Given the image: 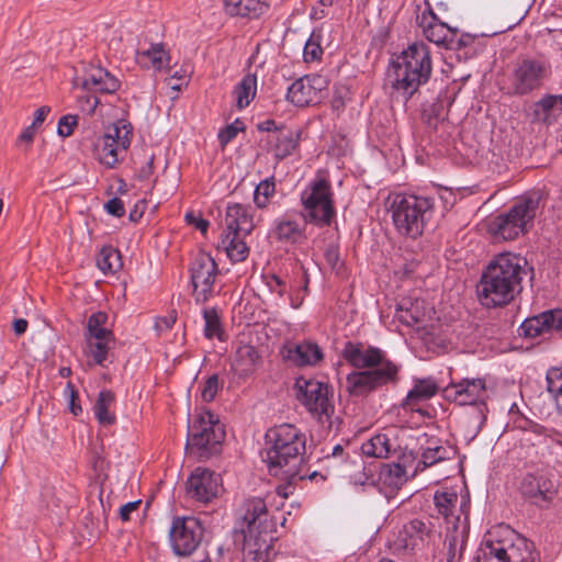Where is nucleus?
Masks as SVG:
<instances>
[{"mask_svg": "<svg viewBox=\"0 0 562 562\" xmlns=\"http://www.w3.org/2000/svg\"><path fill=\"white\" fill-rule=\"evenodd\" d=\"M323 30L315 29L305 43L303 57L306 63L319 60L323 55L322 48Z\"/></svg>", "mask_w": 562, "mask_h": 562, "instance_id": "47", "label": "nucleus"}, {"mask_svg": "<svg viewBox=\"0 0 562 562\" xmlns=\"http://www.w3.org/2000/svg\"><path fill=\"white\" fill-rule=\"evenodd\" d=\"M548 392L552 395L557 408L562 413V372L552 369L547 374Z\"/></svg>", "mask_w": 562, "mask_h": 562, "instance_id": "50", "label": "nucleus"}, {"mask_svg": "<svg viewBox=\"0 0 562 562\" xmlns=\"http://www.w3.org/2000/svg\"><path fill=\"white\" fill-rule=\"evenodd\" d=\"M539 206V199L525 198L517 201L507 213L491 221L490 232L497 238L513 240L532 226Z\"/></svg>", "mask_w": 562, "mask_h": 562, "instance_id": "8", "label": "nucleus"}, {"mask_svg": "<svg viewBox=\"0 0 562 562\" xmlns=\"http://www.w3.org/2000/svg\"><path fill=\"white\" fill-rule=\"evenodd\" d=\"M222 491L220 474L205 469L196 468L187 481L188 495L201 503H210Z\"/></svg>", "mask_w": 562, "mask_h": 562, "instance_id": "19", "label": "nucleus"}, {"mask_svg": "<svg viewBox=\"0 0 562 562\" xmlns=\"http://www.w3.org/2000/svg\"><path fill=\"white\" fill-rule=\"evenodd\" d=\"M527 260L513 252L496 256L482 273L477 296L485 307L508 304L521 289Z\"/></svg>", "mask_w": 562, "mask_h": 562, "instance_id": "2", "label": "nucleus"}, {"mask_svg": "<svg viewBox=\"0 0 562 562\" xmlns=\"http://www.w3.org/2000/svg\"><path fill=\"white\" fill-rule=\"evenodd\" d=\"M255 228L251 207L240 203L226 206L224 232L250 234Z\"/></svg>", "mask_w": 562, "mask_h": 562, "instance_id": "28", "label": "nucleus"}, {"mask_svg": "<svg viewBox=\"0 0 562 562\" xmlns=\"http://www.w3.org/2000/svg\"><path fill=\"white\" fill-rule=\"evenodd\" d=\"M49 112H50L49 106L38 108L34 113V117H33L31 125L34 126L38 131L40 127L42 126L43 122L46 120L47 115L49 114Z\"/></svg>", "mask_w": 562, "mask_h": 562, "instance_id": "60", "label": "nucleus"}, {"mask_svg": "<svg viewBox=\"0 0 562 562\" xmlns=\"http://www.w3.org/2000/svg\"><path fill=\"white\" fill-rule=\"evenodd\" d=\"M204 333L207 338L220 337L221 324L218 316L214 310L206 308L203 311Z\"/></svg>", "mask_w": 562, "mask_h": 562, "instance_id": "51", "label": "nucleus"}, {"mask_svg": "<svg viewBox=\"0 0 562 562\" xmlns=\"http://www.w3.org/2000/svg\"><path fill=\"white\" fill-rule=\"evenodd\" d=\"M204 528L201 521L192 516L176 517L169 530V541L176 555L187 557L200 546Z\"/></svg>", "mask_w": 562, "mask_h": 562, "instance_id": "14", "label": "nucleus"}, {"mask_svg": "<svg viewBox=\"0 0 562 562\" xmlns=\"http://www.w3.org/2000/svg\"><path fill=\"white\" fill-rule=\"evenodd\" d=\"M78 124V116L72 114L64 115L59 119L57 133L61 137H68L72 134L74 128Z\"/></svg>", "mask_w": 562, "mask_h": 562, "instance_id": "53", "label": "nucleus"}, {"mask_svg": "<svg viewBox=\"0 0 562 562\" xmlns=\"http://www.w3.org/2000/svg\"><path fill=\"white\" fill-rule=\"evenodd\" d=\"M438 389V384L432 378L414 380V386L402 403L403 408L419 412V403L435 396Z\"/></svg>", "mask_w": 562, "mask_h": 562, "instance_id": "30", "label": "nucleus"}, {"mask_svg": "<svg viewBox=\"0 0 562 562\" xmlns=\"http://www.w3.org/2000/svg\"><path fill=\"white\" fill-rule=\"evenodd\" d=\"M538 553L526 538L515 536L507 546L491 543L476 562H537Z\"/></svg>", "mask_w": 562, "mask_h": 562, "instance_id": "15", "label": "nucleus"}, {"mask_svg": "<svg viewBox=\"0 0 562 562\" xmlns=\"http://www.w3.org/2000/svg\"><path fill=\"white\" fill-rule=\"evenodd\" d=\"M300 133L291 128L280 127L272 134H268L266 145L268 151L272 153L278 160L292 155L299 146Z\"/></svg>", "mask_w": 562, "mask_h": 562, "instance_id": "26", "label": "nucleus"}, {"mask_svg": "<svg viewBox=\"0 0 562 562\" xmlns=\"http://www.w3.org/2000/svg\"><path fill=\"white\" fill-rule=\"evenodd\" d=\"M65 397L67 400L68 408L69 411L75 415L78 416L81 412V405L79 403L78 393L75 390L74 385L69 382L67 383L65 390H64Z\"/></svg>", "mask_w": 562, "mask_h": 562, "instance_id": "54", "label": "nucleus"}, {"mask_svg": "<svg viewBox=\"0 0 562 562\" xmlns=\"http://www.w3.org/2000/svg\"><path fill=\"white\" fill-rule=\"evenodd\" d=\"M244 130V123L240 120H235L232 124L227 125L224 130L220 131L218 139L222 145L232 142L237 134Z\"/></svg>", "mask_w": 562, "mask_h": 562, "instance_id": "52", "label": "nucleus"}, {"mask_svg": "<svg viewBox=\"0 0 562 562\" xmlns=\"http://www.w3.org/2000/svg\"><path fill=\"white\" fill-rule=\"evenodd\" d=\"M528 436L527 440H533L535 445H546L551 447V445H562V435L552 428H547L544 426L533 424L526 431Z\"/></svg>", "mask_w": 562, "mask_h": 562, "instance_id": "43", "label": "nucleus"}, {"mask_svg": "<svg viewBox=\"0 0 562 562\" xmlns=\"http://www.w3.org/2000/svg\"><path fill=\"white\" fill-rule=\"evenodd\" d=\"M220 389L218 376L213 374L209 376L201 390V396L204 402H211L214 400Z\"/></svg>", "mask_w": 562, "mask_h": 562, "instance_id": "55", "label": "nucleus"}, {"mask_svg": "<svg viewBox=\"0 0 562 562\" xmlns=\"http://www.w3.org/2000/svg\"><path fill=\"white\" fill-rule=\"evenodd\" d=\"M176 323V316L175 315H169V316H165V317H158L155 322V329L158 331V333H162V331H166L168 329H170L173 324Z\"/></svg>", "mask_w": 562, "mask_h": 562, "instance_id": "59", "label": "nucleus"}, {"mask_svg": "<svg viewBox=\"0 0 562 562\" xmlns=\"http://www.w3.org/2000/svg\"><path fill=\"white\" fill-rule=\"evenodd\" d=\"M427 314V311L424 306V302L415 300V302L411 301H402L395 312V318L406 326H415L422 322Z\"/></svg>", "mask_w": 562, "mask_h": 562, "instance_id": "36", "label": "nucleus"}, {"mask_svg": "<svg viewBox=\"0 0 562 562\" xmlns=\"http://www.w3.org/2000/svg\"><path fill=\"white\" fill-rule=\"evenodd\" d=\"M303 278H304V286H303V290H302V291H303V294L301 295V294H300V292H299L297 294H295V295H291V296H290V300H291V306H292L293 308H297V307H300V306H301L302 301H303V299H304V294H305V292L307 291V283H308V279H307V277H306V274H305V273H304Z\"/></svg>", "mask_w": 562, "mask_h": 562, "instance_id": "63", "label": "nucleus"}, {"mask_svg": "<svg viewBox=\"0 0 562 562\" xmlns=\"http://www.w3.org/2000/svg\"><path fill=\"white\" fill-rule=\"evenodd\" d=\"M273 533L243 536V562H271L277 554Z\"/></svg>", "mask_w": 562, "mask_h": 562, "instance_id": "21", "label": "nucleus"}, {"mask_svg": "<svg viewBox=\"0 0 562 562\" xmlns=\"http://www.w3.org/2000/svg\"><path fill=\"white\" fill-rule=\"evenodd\" d=\"M225 11L233 16L257 18L266 10L260 0H223Z\"/></svg>", "mask_w": 562, "mask_h": 562, "instance_id": "37", "label": "nucleus"}, {"mask_svg": "<svg viewBox=\"0 0 562 562\" xmlns=\"http://www.w3.org/2000/svg\"><path fill=\"white\" fill-rule=\"evenodd\" d=\"M346 389L351 395H363L376 389L368 371L351 372L346 379Z\"/></svg>", "mask_w": 562, "mask_h": 562, "instance_id": "42", "label": "nucleus"}, {"mask_svg": "<svg viewBox=\"0 0 562 562\" xmlns=\"http://www.w3.org/2000/svg\"><path fill=\"white\" fill-rule=\"evenodd\" d=\"M225 439L224 425L210 411L200 412L189 425L187 448L194 449L200 457L216 453Z\"/></svg>", "mask_w": 562, "mask_h": 562, "instance_id": "10", "label": "nucleus"}, {"mask_svg": "<svg viewBox=\"0 0 562 562\" xmlns=\"http://www.w3.org/2000/svg\"><path fill=\"white\" fill-rule=\"evenodd\" d=\"M82 87L88 91L113 93L120 88V81L106 69L92 66L85 74Z\"/></svg>", "mask_w": 562, "mask_h": 562, "instance_id": "29", "label": "nucleus"}, {"mask_svg": "<svg viewBox=\"0 0 562 562\" xmlns=\"http://www.w3.org/2000/svg\"><path fill=\"white\" fill-rule=\"evenodd\" d=\"M419 26L429 42L450 49L454 47L456 31L439 21L432 12L423 13Z\"/></svg>", "mask_w": 562, "mask_h": 562, "instance_id": "23", "label": "nucleus"}, {"mask_svg": "<svg viewBox=\"0 0 562 562\" xmlns=\"http://www.w3.org/2000/svg\"><path fill=\"white\" fill-rule=\"evenodd\" d=\"M282 356L300 367L316 366L323 359V351L317 344L303 341L301 344L284 345Z\"/></svg>", "mask_w": 562, "mask_h": 562, "instance_id": "27", "label": "nucleus"}, {"mask_svg": "<svg viewBox=\"0 0 562 562\" xmlns=\"http://www.w3.org/2000/svg\"><path fill=\"white\" fill-rule=\"evenodd\" d=\"M521 494L535 504L551 502L558 493V484L549 471H536L524 476L520 483Z\"/></svg>", "mask_w": 562, "mask_h": 562, "instance_id": "18", "label": "nucleus"}, {"mask_svg": "<svg viewBox=\"0 0 562 562\" xmlns=\"http://www.w3.org/2000/svg\"><path fill=\"white\" fill-rule=\"evenodd\" d=\"M532 121L546 124L553 123L562 112L553 99V94H546L540 100L535 102L531 106Z\"/></svg>", "mask_w": 562, "mask_h": 562, "instance_id": "38", "label": "nucleus"}, {"mask_svg": "<svg viewBox=\"0 0 562 562\" xmlns=\"http://www.w3.org/2000/svg\"><path fill=\"white\" fill-rule=\"evenodd\" d=\"M434 504L446 520L445 546L448 550V562H453L465 540L469 501L464 497L460 499L453 488H442L435 493Z\"/></svg>", "mask_w": 562, "mask_h": 562, "instance_id": "5", "label": "nucleus"}, {"mask_svg": "<svg viewBox=\"0 0 562 562\" xmlns=\"http://www.w3.org/2000/svg\"><path fill=\"white\" fill-rule=\"evenodd\" d=\"M285 499L277 495V488L267 495V499L260 497L244 499L236 509V530L243 536L276 532L278 521L282 526L286 521L284 514L280 517L274 515V512L283 508Z\"/></svg>", "mask_w": 562, "mask_h": 562, "instance_id": "4", "label": "nucleus"}, {"mask_svg": "<svg viewBox=\"0 0 562 562\" xmlns=\"http://www.w3.org/2000/svg\"><path fill=\"white\" fill-rule=\"evenodd\" d=\"M108 214L115 217H122L125 214V206L121 199L112 198L104 204Z\"/></svg>", "mask_w": 562, "mask_h": 562, "instance_id": "56", "label": "nucleus"}, {"mask_svg": "<svg viewBox=\"0 0 562 562\" xmlns=\"http://www.w3.org/2000/svg\"><path fill=\"white\" fill-rule=\"evenodd\" d=\"M376 387L395 381L398 368L395 363L385 358L384 353L378 363L367 370Z\"/></svg>", "mask_w": 562, "mask_h": 562, "instance_id": "40", "label": "nucleus"}, {"mask_svg": "<svg viewBox=\"0 0 562 562\" xmlns=\"http://www.w3.org/2000/svg\"><path fill=\"white\" fill-rule=\"evenodd\" d=\"M99 269L105 274H113L121 269V255L115 248L103 247L97 258Z\"/></svg>", "mask_w": 562, "mask_h": 562, "instance_id": "45", "label": "nucleus"}, {"mask_svg": "<svg viewBox=\"0 0 562 562\" xmlns=\"http://www.w3.org/2000/svg\"><path fill=\"white\" fill-rule=\"evenodd\" d=\"M216 276L215 260L206 252L198 254L190 269L193 296L198 303H204L212 296Z\"/></svg>", "mask_w": 562, "mask_h": 562, "instance_id": "16", "label": "nucleus"}, {"mask_svg": "<svg viewBox=\"0 0 562 562\" xmlns=\"http://www.w3.org/2000/svg\"><path fill=\"white\" fill-rule=\"evenodd\" d=\"M430 50L424 42H414L391 63L389 78L392 87L405 99L411 98L431 75Z\"/></svg>", "mask_w": 562, "mask_h": 562, "instance_id": "3", "label": "nucleus"}, {"mask_svg": "<svg viewBox=\"0 0 562 562\" xmlns=\"http://www.w3.org/2000/svg\"><path fill=\"white\" fill-rule=\"evenodd\" d=\"M186 220L189 224L193 225L195 228L201 231L203 234L207 232L209 221L202 218L200 214L195 212H188L186 214Z\"/></svg>", "mask_w": 562, "mask_h": 562, "instance_id": "58", "label": "nucleus"}, {"mask_svg": "<svg viewBox=\"0 0 562 562\" xmlns=\"http://www.w3.org/2000/svg\"><path fill=\"white\" fill-rule=\"evenodd\" d=\"M447 398L459 405H475L487 397V387L482 378H464L451 381L445 389Z\"/></svg>", "mask_w": 562, "mask_h": 562, "instance_id": "20", "label": "nucleus"}, {"mask_svg": "<svg viewBox=\"0 0 562 562\" xmlns=\"http://www.w3.org/2000/svg\"><path fill=\"white\" fill-rule=\"evenodd\" d=\"M250 234L223 232L218 248L224 250L232 262H241L249 255V247L245 240Z\"/></svg>", "mask_w": 562, "mask_h": 562, "instance_id": "33", "label": "nucleus"}, {"mask_svg": "<svg viewBox=\"0 0 562 562\" xmlns=\"http://www.w3.org/2000/svg\"><path fill=\"white\" fill-rule=\"evenodd\" d=\"M139 504H140V501L128 502V503L124 504L120 508V517H121V519L123 521L130 520L132 513L137 510Z\"/></svg>", "mask_w": 562, "mask_h": 562, "instance_id": "61", "label": "nucleus"}, {"mask_svg": "<svg viewBox=\"0 0 562 562\" xmlns=\"http://www.w3.org/2000/svg\"><path fill=\"white\" fill-rule=\"evenodd\" d=\"M397 461L383 463L380 467L376 484L384 493H393L402 488L419 471L416 454L404 449L396 456Z\"/></svg>", "mask_w": 562, "mask_h": 562, "instance_id": "13", "label": "nucleus"}, {"mask_svg": "<svg viewBox=\"0 0 562 562\" xmlns=\"http://www.w3.org/2000/svg\"><path fill=\"white\" fill-rule=\"evenodd\" d=\"M183 559L180 562H213L210 555L205 552L199 553L196 555H187L182 557Z\"/></svg>", "mask_w": 562, "mask_h": 562, "instance_id": "64", "label": "nucleus"}, {"mask_svg": "<svg viewBox=\"0 0 562 562\" xmlns=\"http://www.w3.org/2000/svg\"><path fill=\"white\" fill-rule=\"evenodd\" d=\"M115 396L109 390H102L93 406V413L101 425H112L115 423V414L112 412Z\"/></svg>", "mask_w": 562, "mask_h": 562, "instance_id": "41", "label": "nucleus"}, {"mask_svg": "<svg viewBox=\"0 0 562 562\" xmlns=\"http://www.w3.org/2000/svg\"><path fill=\"white\" fill-rule=\"evenodd\" d=\"M135 61L144 69L159 72L169 67L170 55L162 43L139 44L135 53Z\"/></svg>", "mask_w": 562, "mask_h": 562, "instance_id": "24", "label": "nucleus"}, {"mask_svg": "<svg viewBox=\"0 0 562 562\" xmlns=\"http://www.w3.org/2000/svg\"><path fill=\"white\" fill-rule=\"evenodd\" d=\"M259 360V352L254 346L240 345L235 351L232 369L239 376H248L256 370Z\"/></svg>", "mask_w": 562, "mask_h": 562, "instance_id": "34", "label": "nucleus"}, {"mask_svg": "<svg viewBox=\"0 0 562 562\" xmlns=\"http://www.w3.org/2000/svg\"><path fill=\"white\" fill-rule=\"evenodd\" d=\"M133 139V127L119 120L105 128L93 143V157L105 168H114L127 151Z\"/></svg>", "mask_w": 562, "mask_h": 562, "instance_id": "9", "label": "nucleus"}, {"mask_svg": "<svg viewBox=\"0 0 562 562\" xmlns=\"http://www.w3.org/2000/svg\"><path fill=\"white\" fill-rule=\"evenodd\" d=\"M431 535L432 529L429 524L420 519H413L404 526L403 538L400 541L403 548L414 549Z\"/></svg>", "mask_w": 562, "mask_h": 562, "instance_id": "35", "label": "nucleus"}, {"mask_svg": "<svg viewBox=\"0 0 562 562\" xmlns=\"http://www.w3.org/2000/svg\"><path fill=\"white\" fill-rule=\"evenodd\" d=\"M328 81L321 75H306L288 88L286 99L296 106H307L319 103L326 95Z\"/></svg>", "mask_w": 562, "mask_h": 562, "instance_id": "17", "label": "nucleus"}, {"mask_svg": "<svg viewBox=\"0 0 562 562\" xmlns=\"http://www.w3.org/2000/svg\"><path fill=\"white\" fill-rule=\"evenodd\" d=\"M401 451L392 430L379 432L361 445V452L368 458L389 459Z\"/></svg>", "mask_w": 562, "mask_h": 562, "instance_id": "25", "label": "nucleus"}, {"mask_svg": "<svg viewBox=\"0 0 562 562\" xmlns=\"http://www.w3.org/2000/svg\"><path fill=\"white\" fill-rule=\"evenodd\" d=\"M302 216L306 223L329 225L336 215L330 182L324 177L310 181L301 193Z\"/></svg>", "mask_w": 562, "mask_h": 562, "instance_id": "7", "label": "nucleus"}, {"mask_svg": "<svg viewBox=\"0 0 562 562\" xmlns=\"http://www.w3.org/2000/svg\"><path fill=\"white\" fill-rule=\"evenodd\" d=\"M274 192L276 182L273 177L260 181L254 192V203L259 209L267 207Z\"/></svg>", "mask_w": 562, "mask_h": 562, "instance_id": "48", "label": "nucleus"}, {"mask_svg": "<svg viewBox=\"0 0 562 562\" xmlns=\"http://www.w3.org/2000/svg\"><path fill=\"white\" fill-rule=\"evenodd\" d=\"M267 285L271 292L277 293L279 296H283L286 292L285 282L276 274L267 279Z\"/></svg>", "mask_w": 562, "mask_h": 562, "instance_id": "57", "label": "nucleus"}, {"mask_svg": "<svg viewBox=\"0 0 562 562\" xmlns=\"http://www.w3.org/2000/svg\"><path fill=\"white\" fill-rule=\"evenodd\" d=\"M389 202L395 228L413 238L423 234L434 215V201L425 195L397 193L390 195Z\"/></svg>", "mask_w": 562, "mask_h": 562, "instance_id": "6", "label": "nucleus"}, {"mask_svg": "<svg viewBox=\"0 0 562 562\" xmlns=\"http://www.w3.org/2000/svg\"><path fill=\"white\" fill-rule=\"evenodd\" d=\"M89 356L92 357L95 364H102L108 356L110 342L112 339H95L86 337Z\"/></svg>", "mask_w": 562, "mask_h": 562, "instance_id": "49", "label": "nucleus"}, {"mask_svg": "<svg viewBox=\"0 0 562 562\" xmlns=\"http://www.w3.org/2000/svg\"><path fill=\"white\" fill-rule=\"evenodd\" d=\"M266 438L269 446L262 460L271 475L284 481L277 486V495L282 499L288 498L294 493L296 481L305 477L300 472L301 456L305 451V434L293 425L282 424L270 429Z\"/></svg>", "mask_w": 562, "mask_h": 562, "instance_id": "1", "label": "nucleus"}, {"mask_svg": "<svg viewBox=\"0 0 562 562\" xmlns=\"http://www.w3.org/2000/svg\"><path fill=\"white\" fill-rule=\"evenodd\" d=\"M519 329L522 336L529 338H536L551 331L562 334V310L547 311L526 318Z\"/></svg>", "mask_w": 562, "mask_h": 562, "instance_id": "22", "label": "nucleus"}, {"mask_svg": "<svg viewBox=\"0 0 562 562\" xmlns=\"http://www.w3.org/2000/svg\"><path fill=\"white\" fill-rule=\"evenodd\" d=\"M273 236L282 243L301 244L305 240V226L294 218L284 215L274 222Z\"/></svg>", "mask_w": 562, "mask_h": 562, "instance_id": "32", "label": "nucleus"}, {"mask_svg": "<svg viewBox=\"0 0 562 562\" xmlns=\"http://www.w3.org/2000/svg\"><path fill=\"white\" fill-rule=\"evenodd\" d=\"M257 93V76L248 74L235 86L233 97L236 106L241 110L247 108Z\"/></svg>", "mask_w": 562, "mask_h": 562, "instance_id": "39", "label": "nucleus"}, {"mask_svg": "<svg viewBox=\"0 0 562 562\" xmlns=\"http://www.w3.org/2000/svg\"><path fill=\"white\" fill-rule=\"evenodd\" d=\"M550 75L548 63L526 58L517 63L507 80V93L515 97H522L541 88Z\"/></svg>", "mask_w": 562, "mask_h": 562, "instance_id": "12", "label": "nucleus"}, {"mask_svg": "<svg viewBox=\"0 0 562 562\" xmlns=\"http://www.w3.org/2000/svg\"><path fill=\"white\" fill-rule=\"evenodd\" d=\"M451 450L447 447L440 445H430L428 446L422 454V461L419 463V470H423L427 467H431L437 462L443 461L450 458ZM417 464V461H416Z\"/></svg>", "mask_w": 562, "mask_h": 562, "instance_id": "46", "label": "nucleus"}, {"mask_svg": "<svg viewBox=\"0 0 562 562\" xmlns=\"http://www.w3.org/2000/svg\"><path fill=\"white\" fill-rule=\"evenodd\" d=\"M383 352L373 347L347 342L344 348V358L356 368H371L378 363Z\"/></svg>", "mask_w": 562, "mask_h": 562, "instance_id": "31", "label": "nucleus"}, {"mask_svg": "<svg viewBox=\"0 0 562 562\" xmlns=\"http://www.w3.org/2000/svg\"><path fill=\"white\" fill-rule=\"evenodd\" d=\"M37 133V130L32 126V125H29L27 127H25L22 133L20 134L19 136V139L18 142L20 144H23L25 143L27 146L31 145V143L33 142L34 139V136L36 135Z\"/></svg>", "mask_w": 562, "mask_h": 562, "instance_id": "62", "label": "nucleus"}, {"mask_svg": "<svg viewBox=\"0 0 562 562\" xmlns=\"http://www.w3.org/2000/svg\"><path fill=\"white\" fill-rule=\"evenodd\" d=\"M108 315L104 312L93 313L88 319L87 337L95 339H112L113 334L108 328Z\"/></svg>", "mask_w": 562, "mask_h": 562, "instance_id": "44", "label": "nucleus"}, {"mask_svg": "<svg viewBox=\"0 0 562 562\" xmlns=\"http://www.w3.org/2000/svg\"><path fill=\"white\" fill-rule=\"evenodd\" d=\"M295 389L302 405L321 423H330L335 412L333 392L327 383L300 376Z\"/></svg>", "mask_w": 562, "mask_h": 562, "instance_id": "11", "label": "nucleus"}]
</instances>
